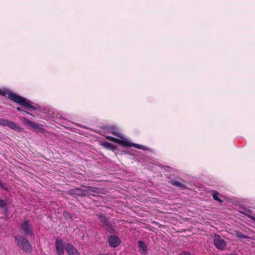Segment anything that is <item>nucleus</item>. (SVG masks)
Masks as SVG:
<instances>
[{
    "instance_id": "nucleus-1",
    "label": "nucleus",
    "mask_w": 255,
    "mask_h": 255,
    "mask_svg": "<svg viewBox=\"0 0 255 255\" xmlns=\"http://www.w3.org/2000/svg\"><path fill=\"white\" fill-rule=\"evenodd\" d=\"M8 98L12 101L18 103L20 106L24 107L25 109H28L30 111L32 110H36L39 109L40 107L39 106H34L32 105L33 103L22 97L14 93L8 92Z\"/></svg>"
},
{
    "instance_id": "nucleus-2",
    "label": "nucleus",
    "mask_w": 255,
    "mask_h": 255,
    "mask_svg": "<svg viewBox=\"0 0 255 255\" xmlns=\"http://www.w3.org/2000/svg\"><path fill=\"white\" fill-rule=\"evenodd\" d=\"M17 246L26 253H30L32 251V246L29 241L25 237L20 235L14 237Z\"/></svg>"
},
{
    "instance_id": "nucleus-3",
    "label": "nucleus",
    "mask_w": 255,
    "mask_h": 255,
    "mask_svg": "<svg viewBox=\"0 0 255 255\" xmlns=\"http://www.w3.org/2000/svg\"><path fill=\"white\" fill-rule=\"evenodd\" d=\"M98 220L101 223V226L111 234H115L114 227L110 223L109 220L106 216L100 215L98 216Z\"/></svg>"
},
{
    "instance_id": "nucleus-4",
    "label": "nucleus",
    "mask_w": 255,
    "mask_h": 255,
    "mask_svg": "<svg viewBox=\"0 0 255 255\" xmlns=\"http://www.w3.org/2000/svg\"><path fill=\"white\" fill-rule=\"evenodd\" d=\"M0 125L7 127L17 132H21L23 130V128L18 124L5 119H0Z\"/></svg>"
},
{
    "instance_id": "nucleus-5",
    "label": "nucleus",
    "mask_w": 255,
    "mask_h": 255,
    "mask_svg": "<svg viewBox=\"0 0 255 255\" xmlns=\"http://www.w3.org/2000/svg\"><path fill=\"white\" fill-rule=\"evenodd\" d=\"M20 228L25 236H33L34 235V232L33 231L32 227L30 225V221L29 220H25L21 224Z\"/></svg>"
},
{
    "instance_id": "nucleus-6",
    "label": "nucleus",
    "mask_w": 255,
    "mask_h": 255,
    "mask_svg": "<svg viewBox=\"0 0 255 255\" xmlns=\"http://www.w3.org/2000/svg\"><path fill=\"white\" fill-rule=\"evenodd\" d=\"M68 194L73 196H87V191L86 186L83 188H74L68 191Z\"/></svg>"
},
{
    "instance_id": "nucleus-7",
    "label": "nucleus",
    "mask_w": 255,
    "mask_h": 255,
    "mask_svg": "<svg viewBox=\"0 0 255 255\" xmlns=\"http://www.w3.org/2000/svg\"><path fill=\"white\" fill-rule=\"evenodd\" d=\"M110 132H112L114 135L120 137L122 139L121 144L124 146H127L130 145L128 140L124 138L122 135L121 133H120L117 128L114 127H112L110 128Z\"/></svg>"
},
{
    "instance_id": "nucleus-8",
    "label": "nucleus",
    "mask_w": 255,
    "mask_h": 255,
    "mask_svg": "<svg viewBox=\"0 0 255 255\" xmlns=\"http://www.w3.org/2000/svg\"><path fill=\"white\" fill-rule=\"evenodd\" d=\"M108 242L110 247L116 248L121 243L120 239L116 236H110L108 237Z\"/></svg>"
},
{
    "instance_id": "nucleus-9",
    "label": "nucleus",
    "mask_w": 255,
    "mask_h": 255,
    "mask_svg": "<svg viewBox=\"0 0 255 255\" xmlns=\"http://www.w3.org/2000/svg\"><path fill=\"white\" fill-rule=\"evenodd\" d=\"M56 250L58 255H64L65 246L63 241L60 238H57L55 242Z\"/></svg>"
},
{
    "instance_id": "nucleus-10",
    "label": "nucleus",
    "mask_w": 255,
    "mask_h": 255,
    "mask_svg": "<svg viewBox=\"0 0 255 255\" xmlns=\"http://www.w3.org/2000/svg\"><path fill=\"white\" fill-rule=\"evenodd\" d=\"M214 244L216 248L220 250H224L227 245L225 241L219 236L214 239Z\"/></svg>"
},
{
    "instance_id": "nucleus-11",
    "label": "nucleus",
    "mask_w": 255,
    "mask_h": 255,
    "mask_svg": "<svg viewBox=\"0 0 255 255\" xmlns=\"http://www.w3.org/2000/svg\"><path fill=\"white\" fill-rule=\"evenodd\" d=\"M86 187L87 191V196L89 195L95 196L96 194L101 193L103 191V189L100 188L92 186H86Z\"/></svg>"
},
{
    "instance_id": "nucleus-12",
    "label": "nucleus",
    "mask_w": 255,
    "mask_h": 255,
    "mask_svg": "<svg viewBox=\"0 0 255 255\" xmlns=\"http://www.w3.org/2000/svg\"><path fill=\"white\" fill-rule=\"evenodd\" d=\"M20 120L28 127L29 128L37 129L39 128L40 127V125L38 123L31 122L25 118L21 117L20 118Z\"/></svg>"
},
{
    "instance_id": "nucleus-13",
    "label": "nucleus",
    "mask_w": 255,
    "mask_h": 255,
    "mask_svg": "<svg viewBox=\"0 0 255 255\" xmlns=\"http://www.w3.org/2000/svg\"><path fill=\"white\" fill-rule=\"evenodd\" d=\"M65 250L69 255H80L77 249L70 244L68 243L65 245Z\"/></svg>"
},
{
    "instance_id": "nucleus-14",
    "label": "nucleus",
    "mask_w": 255,
    "mask_h": 255,
    "mask_svg": "<svg viewBox=\"0 0 255 255\" xmlns=\"http://www.w3.org/2000/svg\"><path fill=\"white\" fill-rule=\"evenodd\" d=\"M138 247L139 248V252L142 255H146L148 252L147 247L142 241H138L137 242Z\"/></svg>"
},
{
    "instance_id": "nucleus-15",
    "label": "nucleus",
    "mask_w": 255,
    "mask_h": 255,
    "mask_svg": "<svg viewBox=\"0 0 255 255\" xmlns=\"http://www.w3.org/2000/svg\"><path fill=\"white\" fill-rule=\"evenodd\" d=\"M170 183L172 185L178 187L181 189L184 190L186 189V186L179 181L172 180L170 181Z\"/></svg>"
},
{
    "instance_id": "nucleus-16",
    "label": "nucleus",
    "mask_w": 255,
    "mask_h": 255,
    "mask_svg": "<svg viewBox=\"0 0 255 255\" xmlns=\"http://www.w3.org/2000/svg\"><path fill=\"white\" fill-rule=\"evenodd\" d=\"M128 142H129V143H130V145H128V146H133L136 148H137V149L147 150V148L145 146H144V145L137 144V143H131L129 141H128Z\"/></svg>"
},
{
    "instance_id": "nucleus-17",
    "label": "nucleus",
    "mask_w": 255,
    "mask_h": 255,
    "mask_svg": "<svg viewBox=\"0 0 255 255\" xmlns=\"http://www.w3.org/2000/svg\"><path fill=\"white\" fill-rule=\"evenodd\" d=\"M237 237L239 238L245 239H252V238L250 236L244 235L243 233L240 232H238L237 233Z\"/></svg>"
},
{
    "instance_id": "nucleus-18",
    "label": "nucleus",
    "mask_w": 255,
    "mask_h": 255,
    "mask_svg": "<svg viewBox=\"0 0 255 255\" xmlns=\"http://www.w3.org/2000/svg\"><path fill=\"white\" fill-rule=\"evenodd\" d=\"M106 138L109 139L110 141H113V142H115L116 143H119L121 144L122 139H118L117 138H115V137H114L111 136H106Z\"/></svg>"
},
{
    "instance_id": "nucleus-19",
    "label": "nucleus",
    "mask_w": 255,
    "mask_h": 255,
    "mask_svg": "<svg viewBox=\"0 0 255 255\" xmlns=\"http://www.w3.org/2000/svg\"><path fill=\"white\" fill-rule=\"evenodd\" d=\"M218 195H219V193L217 192H216V191L214 192V193L213 194V199L217 201H218L220 203H222V200H221L218 197Z\"/></svg>"
},
{
    "instance_id": "nucleus-20",
    "label": "nucleus",
    "mask_w": 255,
    "mask_h": 255,
    "mask_svg": "<svg viewBox=\"0 0 255 255\" xmlns=\"http://www.w3.org/2000/svg\"><path fill=\"white\" fill-rule=\"evenodd\" d=\"M243 213L247 217L250 218L251 220L255 222V216L252 215L250 213L248 212H243Z\"/></svg>"
},
{
    "instance_id": "nucleus-21",
    "label": "nucleus",
    "mask_w": 255,
    "mask_h": 255,
    "mask_svg": "<svg viewBox=\"0 0 255 255\" xmlns=\"http://www.w3.org/2000/svg\"><path fill=\"white\" fill-rule=\"evenodd\" d=\"M6 207V203L2 199H0V207L1 208H4Z\"/></svg>"
},
{
    "instance_id": "nucleus-22",
    "label": "nucleus",
    "mask_w": 255,
    "mask_h": 255,
    "mask_svg": "<svg viewBox=\"0 0 255 255\" xmlns=\"http://www.w3.org/2000/svg\"><path fill=\"white\" fill-rule=\"evenodd\" d=\"M104 145L105 146L108 147V148H112L113 147V144L110 142H105L104 143Z\"/></svg>"
},
{
    "instance_id": "nucleus-23",
    "label": "nucleus",
    "mask_w": 255,
    "mask_h": 255,
    "mask_svg": "<svg viewBox=\"0 0 255 255\" xmlns=\"http://www.w3.org/2000/svg\"><path fill=\"white\" fill-rule=\"evenodd\" d=\"M16 110H17V111H18V112H25V113H26L27 114H28V115H30V116H33V117H34V116L33 114H32L31 113H29V112H28L23 111V110H22L20 108H19V107H17V108H16Z\"/></svg>"
},
{
    "instance_id": "nucleus-24",
    "label": "nucleus",
    "mask_w": 255,
    "mask_h": 255,
    "mask_svg": "<svg viewBox=\"0 0 255 255\" xmlns=\"http://www.w3.org/2000/svg\"><path fill=\"white\" fill-rule=\"evenodd\" d=\"M0 186L4 190H7L6 186L1 180H0Z\"/></svg>"
},
{
    "instance_id": "nucleus-25",
    "label": "nucleus",
    "mask_w": 255,
    "mask_h": 255,
    "mask_svg": "<svg viewBox=\"0 0 255 255\" xmlns=\"http://www.w3.org/2000/svg\"><path fill=\"white\" fill-rule=\"evenodd\" d=\"M178 255H191V254L187 251H183L179 254Z\"/></svg>"
},
{
    "instance_id": "nucleus-26",
    "label": "nucleus",
    "mask_w": 255,
    "mask_h": 255,
    "mask_svg": "<svg viewBox=\"0 0 255 255\" xmlns=\"http://www.w3.org/2000/svg\"><path fill=\"white\" fill-rule=\"evenodd\" d=\"M63 215H64V216L65 217H68L70 218H71V217H72L71 215L69 213H68V212H64Z\"/></svg>"
},
{
    "instance_id": "nucleus-27",
    "label": "nucleus",
    "mask_w": 255,
    "mask_h": 255,
    "mask_svg": "<svg viewBox=\"0 0 255 255\" xmlns=\"http://www.w3.org/2000/svg\"><path fill=\"white\" fill-rule=\"evenodd\" d=\"M0 95L5 96L6 95V92L0 89Z\"/></svg>"
},
{
    "instance_id": "nucleus-28",
    "label": "nucleus",
    "mask_w": 255,
    "mask_h": 255,
    "mask_svg": "<svg viewBox=\"0 0 255 255\" xmlns=\"http://www.w3.org/2000/svg\"><path fill=\"white\" fill-rule=\"evenodd\" d=\"M238 255L237 254H232V255Z\"/></svg>"
}]
</instances>
